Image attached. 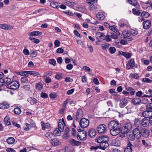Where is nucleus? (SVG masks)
<instances>
[{"mask_svg":"<svg viewBox=\"0 0 152 152\" xmlns=\"http://www.w3.org/2000/svg\"><path fill=\"white\" fill-rule=\"evenodd\" d=\"M97 130L99 134L104 133L106 131V126L104 124H101L98 126Z\"/></svg>","mask_w":152,"mask_h":152,"instance_id":"obj_9","label":"nucleus"},{"mask_svg":"<svg viewBox=\"0 0 152 152\" xmlns=\"http://www.w3.org/2000/svg\"><path fill=\"white\" fill-rule=\"evenodd\" d=\"M23 52L24 54L26 55H28L29 54V51L27 49H24L23 50Z\"/></svg>","mask_w":152,"mask_h":152,"instance_id":"obj_62","label":"nucleus"},{"mask_svg":"<svg viewBox=\"0 0 152 152\" xmlns=\"http://www.w3.org/2000/svg\"><path fill=\"white\" fill-rule=\"evenodd\" d=\"M89 124V120L86 118H83L80 120L79 124L82 128L87 127Z\"/></svg>","mask_w":152,"mask_h":152,"instance_id":"obj_8","label":"nucleus"},{"mask_svg":"<svg viewBox=\"0 0 152 152\" xmlns=\"http://www.w3.org/2000/svg\"><path fill=\"white\" fill-rule=\"evenodd\" d=\"M121 36L122 38H123L128 41L132 40V38L131 37V33L130 31L126 30L123 31Z\"/></svg>","mask_w":152,"mask_h":152,"instance_id":"obj_6","label":"nucleus"},{"mask_svg":"<svg viewBox=\"0 0 152 152\" xmlns=\"http://www.w3.org/2000/svg\"><path fill=\"white\" fill-rule=\"evenodd\" d=\"M109 50L111 54H113L115 52L116 49L113 47H111L109 48Z\"/></svg>","mask_w":152,"mask_h":152,"instance_id":"obj_49","label":"nucleus"},{"mask_svg":"<svg viewBox=\"0 0 152 152\" xmlns=\"http://www.w3.org/2000/svg\"><path fill=\"white\" fill-rule=\"evenodd\" d=\"M119 35H117L116 34H115L113 32L111 33L110 37L111 38L114 39H116L118 38V36Z\"/></svg>","mask_w":152,"mask_h":152,"instance_id":"obj_51","label":"nucleus"},{"mask_svg":"<svg viewBox=\"0 0 152 152\" xmlns=\"http://www.w3.org/2000/svg\"><path fill=\"white\" fill-rule=\"evenodd\" d=\"M99 148V145L92 146L91 147L90 150L91 151H95Z\"/></svg>","mask_w":152,"mask_h":152,"instance_id":"obj_47","label":"nucleus"},{"mask_svg":"<svg viewBox=\"0 0 152 152\" xmlns=\"http://www.w3.org/2000/svg\"><path fill=\"white\" fill-rule=\"evenodd\" d=\"M4 85V78L2 77H0V88Z\"/></svg>","mask_w":152,"mask_h":152,"instance_id":"obj_64","label":"nucleus"},{"mask_svg":"<svg viewBox=\"0 0 152 152\" xmlns=\"http://www.w3.org/2000/svg\"><path fill=\"white\" fill-rule=\"evenodd\" d=\"M99 146V148L104 150L106 148L109 146V144L107 142H103L101 143Z\"/></svg>","mask_w":152,"mask_h":152,"instance_id":"obj_15","label":"nucleus"},{"mask_svg":"<svg viewBox=\"0 0 152 152\" xmlns=\"http://www.w3.org/2000/svg\"><path fill=\"white\" fill-rule=\"evenodd\" d=\"M146 109L150 110L152 109V103L148 104L146 106Z\"/></svg>","mask_w":152,"mask_h":152,"instance_id":"obj_57","label":"nucleus"},{"mask_svg":"<svg viewBox=\"0 0 152 152\" xmlns=\"http://www.w3.org/2000/svg\"><path fill=\"white\" fill-rule=\"evenodd\" d=\"M14 112L16 114L19 115L21 113V110L20 108L16 107L14 110Z\"/></svg>","mask_w":152,"mask_h":152,"instance_id":"obj_36","label":"nucleus"},{"mask_svg":"<svg viewBox=\"0 0 152 152\" xmlns=\"http://www.w3.org/2000/svg\"><path fill=\"white\" fill-rule=\"evenodd\" d=\"M30 102L31 104H33L37 103L36 99L34 98H30L29 99Z\"/></svg>","mask_w":152,"mask_h":152,"instance_id":"obj_45","label":"nucleus"},{"mask_svg":"<svg viewBox=\"0 0 152 152\" xmlns=\"http://www.w3.org/2000/svg\"><path fill=\"white\" fill-rule=\"evenodd\" d=\"M127 138L131 140H133L136 137L135 136L133 133H127Z\"/></svg>","mask_w":152,"mask_h":152,"instance_id":"obj_24","label":"nucleus"},{"mask_svg":"<svg viewBox=\"0 0 152 152\" xmlns=\"http://www.w3.org/2000/svg\"><path fill=\"white\" fill-rule=\"evenodd\" d=\"M134 124L136 127L137 128H140L141 126L140 121V120L136 118L134 121Z\"/></svg>","mask_w":152,"mask_h":152,"instance_id":"obj_31","label":"nucleus"},{"mask_svg":"<svg viewBox=\"0 0 152 152\" xmlns=\"http://www.w3.org/2000/svg\"><path fill=\"white\" fill-rule=\"evenodd\" d=\"M127 103V100L126 99L122 98L120 101V106L122 108L124 107L126 105Z\"/></svg>","mask_w":152,"mask_h":152,"instance_id":"obj_18","label":"nucleus"},{"mask_svg":"<svg viewBox=\"0 0 152 152\" xmlns=\"http://www.w3.org/2000/svg\"><path fill=\"white\" fill-rule=\"evenodd\" d=\"M102 136L99 137L97 138L95 141L100 144L102 142Z\"/></svg>","mask_w":152,"mask_h":152,"instance_id":"obj_56","label":"nucleus"},{"mask_svg":"<svg viewBox=\"0 0 152 152\" xmlns=\"http://www.w3.org/2000/svg\"><path fill=\"white\" fill-rule=\"evenodd\" d=\"M29 39L30 40L32 41V42L36 44H38L39 43L40 41L38 39L34 38L32 37H30Z\"/></svg>","mask_w":152,"mask_h":152,"instance_id":"obj_41","label":"nucleus"},{"mask_svg":"<svg viewBox=\"0 0 152 152\" xmlns=\"http://www.w3.org/2000/svg\"><path fill=\"white\" fill-rule=\"evenodd\" d=\"M131 124L129 121L126 122L121 129V132L123 134L128 132L132 128Z\"/></svg>","mask_w":152,"mask_h":152,"instance_id":"obj_3","label":"nucleus"},{"mask_svg":"<svg viewBox=\"0 0 152 152\" xmlns=\"http://www.w3.org/2000/svg\"><path fill=\"white\" fill-rule=\"evenodd\" d=\"M142 144L147 149H148L149 148H150V146L148 145L147 143L145 140H142Z\"/></svg>","mask_w":152,"mask_h":152,"instance_id":"obj_52","label":"nucleus"},{"mask_svg":"<svg viewBox=\"0 0 152 152\" xmlns=\"http://www.w3.org/2000/svg\"><path fill=\"white\" fill-rule=\"evenodd\" d=\"M102 38L105 40L107 42H109L111 40L110 36L109 35H107L106 36H104Z\"/></svg>","mask_w":152,"mask_h":152,"instance_id":"obj_39","label":"nucleus"},{"mask_svg":"<svg viewBox=\"0 0 152 152\" xmlns=\"http://www.w3.org/2000/svg\"><path fill=\"white\" fill-rule=\"evenodd\" d=\"M109 92L113 96H115L117 94V92L115 91V90L112 89L110 90Z\"/></svg>","mask_w":152,"mask_h":152,"instance_id":"obj_54","label":"nucleus"},{"mask_svg":"<svg viewBox=\"0 0 152 152\" xmlns=\"http://www.w3.org/2000/svg\"><path fill=\"white\" fill-rule=\"evenodd\" d=\"M41 124L42 126V129L44 130L45 128L49 129L50 127V124L48 123H46L45 124L43 121H42L41 122Z\"/></svg>","mask_w":152,"mask_h":152,"instance_id":"obj_17","label":"nucleus"},{"mask_svg":"<svg viewBox=\"0 0 152 152\" xmlns=\"http://www.w3.org/2000/svg\"><path fill=\"white\" fill-rule=\"evenodd\" d=\"M10 120V118L8 116H6L4 120V122L5 124L7 125H9L11 124Z\"/></svg>","mask_w":152,"mask_h":152,"instance_id":"obj_34","label":"nucleus"},{"mask_svg":"<svg viewBox=\"0 0 152 152\" xmlns=\"http://www.w3.org/2000/svg\"><path fill=\"white\" fill-rule=\"evenodd\" d=\"M58 3L56 2L53 1L50 3V6L53 8H56L58 6Z\"/></svg>","mask_w":152,"mask_h":152,"instance_id":"obj_38","label":"nucleus"},{"mask_svg":"<svg viewBox=\"0 0 152 152\" xmlns=\"http://www.w3.org/2000/svg\"><path fill=\"white\" fill-rule=\"evenodd\" d=\"M28 72L27 71H23L22 72V74H20L22 76H24L25 77L28 76Z\"/></svg>","mask_w":152,"mask_h":152,"instance_id":"obj_63","label":"nucleus"},{"mask_svg":"<svg viewBox=\"0 0 152 152\" xmlns=\"http://www.w3.org/2000/svg\"><path fill=\"white\" fill-rule=\"evenodd\" d=\"M65 130H66V132H64V134L62 136V138L63 139H67L68 138L69 136V130L68 128Z\"/></svg>","mask_w":152,"mask_h":152,"instance_id":"obj_33","label":"nucleus"},{"mask_svg":"<svg viewBox=\"0 0 152 152\" xmlns=\"http://www.w3.org/2000/svg\"><path fill=\"white\" fill-rule=\"evenodd\" d=\"M142 24L143 28L147 30L149 29L151 27V22L149 20H146L143 21Z\"/></svg>","mask_w":152,"mask_h":152,"instance_id":"obj_10","label":"nucleus"},{"mask_svg":"<svg viewBox=\"0 0 152 152\" xmlns=\"http://www.w3.org/2000/svg\"><path fill=\"white\" fill-rule=\"evenodd\" d=\"M142 115L143 117L146 118H151L152 116V111H145L142 113Z\"/></svg>","mask_w":152,"mask_h":152,"instance_id":"obj_12","label":"nucleus"},{"mask_svg":"<svg viewBox=\"0 0 152 152\" xmlns=\"http://www.w3.org/2000/svg\"><path fill=\"white\" fill-rule=\"evenodd\" d=\"M53 134L52 132H48L45 134V136L46 137L48 138H50L51 136L53 135Z\"/></svg>","mask_w":152,"mask_h":152,"instance_id":"obj_59","label":"nucleus"},{"mask_svg":"<svg viewBox=\"0 0 152 152\" xmlns=\"http://www.w3.org/2000/svg\"><path fill=\"white\" fill-rule=\"evenodd\" d=\"M119 53L127 58H129L132 56L131 54L130 53L121 51L119 52Z\"/></svg>","mask_w":152,"mask_h":152,"instance_id":"obj_28","label":"nucleus"},{"mask_svg":"<svg viewBox=\"0 0 152 152\" xmlns=\"http://www.w3.org/2000/svg\"><path fill=\"white\" fill-rule=\"evenodd\" d=\"M108 128L110 129V133L113 136H116L120 132L121 126L118 121H112L108 124Z\"/></svg>","mask_w":152,"mask_h":152,"instance_id":"obj_1","label":"nucleus"},{"mask_svg":"<svg viewBox=\"0 0 152 152\" xmlns=\"http://www.w3.org/2000/svg\"><path fill=\"white\" fill-rule=\"evenodd\" d=\"M128 1L130 4L134 6L136 5L137 3L136 0H128Z\"/></svg>","mask_w":152,"mask_h":152,"instance_id":"obj_42","label":"nucleus"},{"mask_svg":"<svg viewBox=\"0 0 152 152\" xmlns=\"http://www.w3.org/2000/svg\"><path fill=\"white\" fill-rule=\"evenodd\" d=\"M133 146L131 143L129 142L127 145V146L124 150L125 152H132V146Z\"/></svg>","mask_w":152,"mask_h":152,"instance_id":"obj_20","label":"nucleus"},{"mask_svg":"<svg viewBox=\"0 0 152 152\" xmlns=\"http://www.w3.org/2000/svg\"><path fill=\"white\" fill-rule=\"evenodd\" d=\"M134 67L137 68V64H135V62L133 59H131L128 61L126 64V69L127 70L133 69Z\"/></svg>","mask_w":152,"mask_h":152,"instance_id":"obj_7","label":"nucleus"},{"mask_svg":"<svg viewBox=\"0 0 152 152\" xmlns=\"http://www.w3.org/2000/svg\"><path fill=\"white\" fill-rule=\"evenodd\" d=\"M1 108L2 109H7L9 107V104L7 102H3L0 104Z\"/></svg>","mask_w":152,"mask_h":152,"instance_id":"obj_26","label":"nucleus"},{"mask_svg":"<svg viewBox=\"0 0 152 152\" xmlns=\"http://www.w3.org/2000/svg\"><path fill=\"white\" fill-rule=\"evenodd\" d=\"M36 88L38 90H41L43 87V85L41 82H39L36 85Z\"/></svg>","mask_w":152,"mask_h":152,"instance_id":"obj_32","label":"nucleus"},{"mask_svg":"<svg viewBox=\"0 0 152 152\" xmlns=\"http://www.w3.org/2000/svg\"><path fill=\"white\" fill-rule=\"evenodd\" d=\"M19 82L17 81H13L8 83L7 85V88L16 90L18 89L19 86Z\"/></svg>","mask_w":152,"mask_h":152,"instance_id":"obj_5","label":"nucleus"},{"mask_svg":"<svg viewBox=\"0 0 152 152\" xmlns=\"http://www.w3.org/2000/svg\"><path fill=\"white\" fill-rule=\"evenodd\" d=\"M133 133L137 138H140L141 136V133L140 132L139 128L134 129L133 130Z\"/></svg>","mask_w":152,"mask_h":152,"instance_id":"obj_11","label":"nucleus"},{"mask_svg":"<svg viewBox=\"0 0 152 152\" xmlns=\"http://www.w3.org/2000/svg\"><path fill=\"white\" fill-rule=\"evenodd\" d=\"M130 31L131 33V36H135L138 34V31L136 29H131Z\"/></svg>","mask_w":152,"mask_h":152,"instance_id":"obj_44","label":"nucleus"},{"mask_svg":"<svg viewBox=\"0 0 152 152\" xmlns=\"http://www.w3.org/2000/svg\"><path fill=\"white\" fill-rule=\"evenodd\" d=\"M70 144L72 146H78L81 145V142L72 139L70 140Z\"/></svg>","mask_w":152,"mask_h":152,"instance_id":"obj_16","label":"nucleus"},{"mask_svg":"<svg viewBox=\"0 0 152 152\" xmlns=\"http://www.w3.org/2000/svg\"><path fill=\"white\" fill-rule=\"evenodd\" d=\"M87 132L84 130L79 131L77 133V137L78 140L83 141L86 139Z\"/></svg>","mask_w":152,"mask_h":152,"instance_id":"obj_4","label":"nucleus"},{"mask_svg":"<svg viewBox=\"0 0 152 152\" xmlns=\"http://www.w3.org/2000/svg\"><path fill=\"white\" fill-rule=\"evenodd\" d=\"M64 122L63 119L62 120L60 119L59 121L58 124V128L55 129L53 133V134L56 136H59L61 132L64 130Z\"/></svg>","mask_w":152,"mask_h":152,"instance_id":"obj_2","label":"nucleus"},{"mask_svg":"<svg viewBox=\"0 0 152 152\" xmlns=\"http://www.w3.org/2000/svg\"><path fill=\"white\" fill-rule=\"evenodd\" d=\"M15 141V139L13 137H9L7 140V142L9 144L11 145L14 143Z\"/></svg>","mask_w":152,"mask_h":152,"instance_id":"obj_30","label":"nucleus"},{"mask_svg":"<svg viewBox=\"0 0 152 152\" xmlns=\"http://www.w3.org/2000/svg\"><path fill=\"white\" fill-rule=\"evenodd\" d=\"M49 63L50 64L55 65L56 64V61L55 59L52 58L50 60Z\"/></svg>","mask_w":152,"mask_h":152,"instance_id":"obj_58","label":"nucleus"},{"mask_svg":"<svg viewBox=\"0 0 152 152\" xmlns=\"http://www.w3.org/2000/svg\"><path fill=\"white\" fill-rule=\"evenodd\" d=\"M50 142L51 145L54 146L59 145L61 144V142L56 138L51 139Z\"/></svg>","mask_w":152,"mask_h":152,"instance_id":"obj_13","label":"nucleus"},{"mask_svg":"<svg viewBox=\"0 0 152 152\" xmlns=\"http://www.w3.org/2000/svg\"><path fill=\"white\" fill-rule=\"evenodd\" d=\"M42 34V33L38 31H34L29 33L28 35L31 36H35L40 35Z\"/></svg>","mask_w":152,"mask_h":152,"instance_id":"obj_21","label":"nucleus"},{"mask_svg":"<svg viewBox=\"0 0 152 152\" xmlns=\"http://www.w3.org/2000/svg\"><path fill=\"white\" fill-rule=\"evenodd\" d=\"M109 140V137L107 136H102V142H107Z\"/></svg>","mask_w":152,"mask_h":152,"instance_id":"obj_61","label":"nucleus"},{"mask_svg":"<svg viewBox=\"0 0 152 152\" xmlns=\"http://www.w3.org/2000/svg\"><path fill=\"white\" fill-rule=\"evenodd\" d=\"M110 46V44L108 43H104L102 45V48L104 50L107 49Z\"/></svg>","mask_w":152,"mask_h":152,"instance_id":"obj_37","label":"nucleus"},{"mask_svg":"<svg viewBox=\"0 0 152 152\" xmlns=\"http://www.w3.org/2000/svg\"><path fill=\"white\" fill-rule=\"evenodd\" d=\"M28 74L34 76H38L39 75L38 72L34 71H28Z\"/></svg>","mask_w":152,"mask_h":152,"instance_id":"obj_43","label":"nucleus"},{"mask_svg":"<svg viewBox=\"0 0 152 152\" xmlns=\"http://www.w3.org/2000/svg\"><path fill=\"white\" fill-rule=\"evenodd\" d=\"M31 56L32 57H36L37 55V53L34 50H31Z\"/></svg>","mask_w":152,"mask_h":152,"instance_id":"obj_60","label":"nucleus"},{"mask_svg":"<svg viewBox=\"0 0 152 152\" xmlns=\"http://www.w3.org/2000/svg\"><path fill=\"white\" fill-rule=\"evenodd\" d=\"M132 11L133 13L137 15H138L140 14V12L139 10L134 9H133Z\"/></svg>","mask_w":152,"mask_h":152,"instance_id":"obj_48","label":"nucleus"},{"mask_svg":"<svg viewBox=\"0 0 152 152\" xmlns=\"http://www.w3.org/2000/svg\"><path fill=\"white\" fill-rule=\"evenodd\" d=\"M141 15L142 17L147 18L149 16L150 14L148 12H143L142 13Z\"/></svg>","mask_w":152,"mask_h":152,"instance_id":"obj_40","label":"nucleus"},{"mask_svg":"<svg viewBox=\"0 0 152 152\" xmlns=\"http://www.w3.org/2000/svg\"><path fill=\"white\" fill-rule=\"evenodd\" d=\"M141 124L144 127L148 126L149 124V121L146 118H144L142 120Z\"/></svg>","mask_w":152,"mask_h":152,"instance_id":"obj_22","label":"nucleus"},{"mask_svg":"<svg viewBox=\"0 0 152 152\" xmlns=\"http://www.w3.org/2000/svg\"><path fill=\"white\" fill-rule=\"evenodd\" d=\"M96 17L98 19L103 20L104 19L105 16L102 12H99L96 15Z\"/></svg>","mask_w":152,"mask_h":152,"instance_id":"obj_25","label":"nucleus"},{"mask_svg":"<svg viewBox=\"0 0 152 152\" xmlns=\"http://www.w3.org/2000/svg\"><path fill=\"white\" fill-rule=\"evenodd\" d=\"M144 137H147L149 134V132L148 130L144 129H142V133L141 135Z\"/></svg>","mask_w":152,"mask_h":152,"instance_id":"obj_19","label":"nucleus"},{"mask_svg":"<svg viewBox=\"0 0 152 152\" xmlns=\"http://www.w3.org/2000/svg\"><path fill=\"white\" fill-rule=\"evenodd\" d=\"M109 28L112 31L115 32L117 35H120V34L117 29L114 26H111L109 27Z\"/></svg>","mask_w":152,"mask_h":152,"instance_id":"obj_29","label":"nucleus"},{"mask_svg":"<svg viewBox=\"0 0 152 152\" xmlns=\"http://www.w3.org/2000/svg\"><path fill=\"white\" fill-rule=\"evenodd\" d=\"M104 36V34L101 32H98L95 34V37L97 39H99L100 38H102Z\"/></svg>","mask_w":152,"mask_h":152,"instance_id":"obj_35","label":"nucleus"},{"mask_svg":"<svg viewBox=\"0 0 152 152\" xmlns=\"http://www.w3.org/2000/svg\"><path fill=\"white\" fill-rule=\"evenodd\" d=\"M30 88L29 85H25L23 86V89L25 91H28L30 90Z\"/></svg>","mask_w":152,"mask_h":152,"instance_id":"obj_50","label":"nucleus"},{"mask_svg":"<svg viewBox=\"0 0 152 152\" xmlns=\"http://www.w3.org/2000/svg\"><path fill=\"white\" fill-rule=\"evenodd\" d=\"M52 73L51 72H46L43 75L44 77H47L50 76L52 74Z\"/></svg>","mask_w":152,"mask_h":152,"instance_id":"obj_46","label":"nucleus"},{"mask_svg":"<svg viewBox=\"0 0 152 152\" xmlns=\"http://www.w3.org/2000/svg\"><path fill=\"white\" fill-rule=\"evenodd\" d=\"M82 69L86 72H90L91 71L89 67L86 66H83Z\"/></svg>","mask_w":152,"mask_h":152,"instance_id":"obj_55","label":"nucleus"},{"mask_svg":"<svg viewBox=\"0 0 152 152\" xmlns=\"http://www.w3.org/2000/svg\"><path fill=\"white\" fill-rule=\"evenodd\" d=\"M20 81L22 83H26L28 80L27 77H22L20 79Z\"/></svg>","mask_w":152,"mask_h":152,"instance_id":"obj_53","label":"nucleus"},{"mask_svg":"<svg viewBox=\"0 0 152 152\" xmlns=\"http://www.w3.org/2000/svg\"><path fill=\"white\" fill-rule=\"evenodd\" d=\"M141 102V99L138 98H134L132 101V102L134 105L138 104Z\"/></svg>","mask_w":152,"mask_h":152,"instance_id":"obj_27","label":"nucleus"},{"mask_svg":"<svg viewBox=\"0 0 152 152\" xmlns=\"http://www.w3.org/2000/svg\"><path fill=\"white\" fill-rule=\"evenodd\" d=\"M0 27L4 30H11L13 28L12 26L3 24H0Z\"/></svg>","mask_w":152,"mask_h":152,"instance_id":"obj_14","label":"nucleus"},{"mask_svg":"<svg viewBox=\"0 0 152 152\" xmlns=\"http://www.w3.org/2000/svg\"><path fill=\"white\" fill-rule=\"evenodd\" d=\"M96 134V132L95 130L92 129H91L89 130L88 135L91 137H94Z\"/></svg>","mask_w":152,"mask_h":152,"instance_id":"obj_23","label":"nucleus"}]
</instances>
